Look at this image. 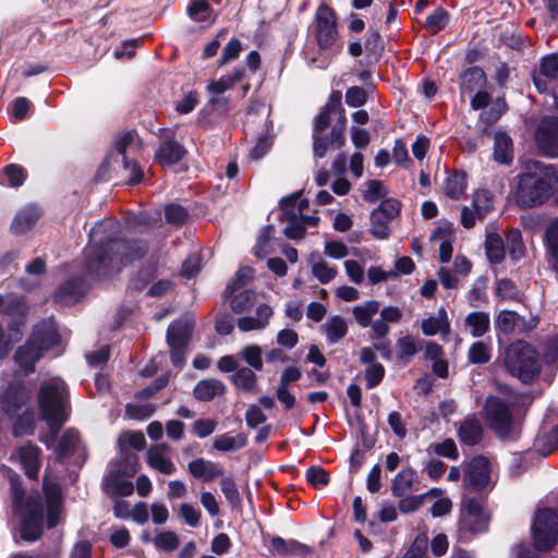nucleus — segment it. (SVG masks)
I'll list each match as a JSON object with an SVG mask.
<instances>
[{"label": "nucleus", "instance_id": "nucleus-1", "mask_svg": "<svg viewBox=\"0 0 558 558\" xmlns=\"http://www.w3.org/2000/svg\"><path fill=\"white\" fill-rule=\"evenodd\" d=\"M117 232L118 225L113 221H101L92 228L85 250L86 270L90 276L108 277L146 254L145 242H128L118 238Z\"/></svg>", "mask_w": 558, "mask_h": 558}, {"label": "nucleus", "instance_id": "nucleus-2", "mask_svg": "<svg viewBox=\"0 0 558 558\" xmlns=\"http://www.w3.org/2000/svg\"><path fill=\"white\" fill-rule=\"evenodd\" d=\"M557 186L558 173L551 165L529 159L522 162L515 198L522 207L538 206L551 197Z\"/></svg>", "mask_w": 558, "mask_h": 558}, {"label": "nucleus", "instance_id": "nucleus-3", "mask_svg": "<svg viewBox=\"0 0 558 558\" xmlns=\"http://www.w3.org/2000/svg\"><path fill=\"white\" fill-rule=\"evenodd\" d=\"M38 403L41 417L49 426L53 439L69 418V391L65 383L59 377L44 383L38 392Z\"/></svg>", "mask_w": 558, "mask_h": 558}, {"label": "nucleus", "instance_id": "nucleus-4", "mask_svg": "<svg viewBox=\"0 0 558 558\" xmlns=\"http://www.w3.org/2000/svg\"><path fill=\"white\" fill-rule=\"evenodd\" d=\"M14 512L21 518V535L26 541H36L43 533L45 507L38 493L24 499L19 475L10 480Z\"/></svg>", "mask_w": 558, "mask_h": 558}, {"label": "nucleus", "instance_id": "nucleus-5", "mask_svg": "<svg viewBox=\"0 0 558 558\" xmlns=\"http://www.w3.org/2000/svg\"><path fill=\"white\" fill-rule=\"evenodd\" d=\"M59 342L60 336L56 323L52 319L44 320L34 327L26 343L16 350L14 360L25 374H31L44 353Z\"/></svg>", "mask_w": 558, "mask_h": 558}, {"label": "nucleus", "instance_id": "nucleus-6", "mask_svg": "<svg viewBox=\"0 0 558 558\" xmlns=\"http://www.w3.org/2000/svg\"><path fill=\"white\" fill-rule=\"evenodd\" d=\"M505 365L513 377L524 384L532 383L541 372L537 352L524 341H517L508 347Z\"/></svg>", "mask_w": 558, "mask_h": 558}, {"label": "nucleus", "instance_id": "nucleus-7", "mask_svg": "<svg viewBox=\"0 0 558 558\" xmlns=\"http://www.w3.org/2000/svg\"><path fill=\"white\" fill-rule=\"evenodd\" d=\"M308 207V202L300 198V194L295 193L286 197L280 203V219L287 223L284 234L292 240H300L304 236L305 229L308 226H315L318 217L304 215V210Z\"/></svg>", "mask_w": 558, "mask_h": 558}, {"label": "nucleus", "instance_id": "nucleus-8", "mask_svg": "<svg viewBox=\"0 0 558 558\" xmlns=\"http://www.w3.org/2000/svg\"><path fill=\"white\" fill-rule=\"evenodd\" d=\"M314 34L322 50H329L331 57L341 52L343 46L338 40L336 14L327 4H320L316 11Z\"/></svg>", "mask_w": 558, "mask_h": 558}, {"label": "nucleus", "instance_id": "nucleus-9", "mask_svg": "<svg viewBox=\"0 0 558 558\" xmlns=\"http://www.w3.org/2000/svg\"><path fill=\"white\" fill-rule=\"evenodd\" d=\"M532 533L536 549H551L558 541V513L548 508L538 509L532 524Z\"/></svg>", "mask_w": 558, "mask_h": 558}, {"label": "nucleus", "instance_id": "nucleus-10", "mask_svg": "<svg viewBox=\"0 0 558 558\" xmlns=\"http://www.w3.org/2000/svg\"><path fill=\"white\" fill-rule=\"evenodd\" d=\"M193 327L194 318L190 315L179 318L168 327L167 342L171 351V362L177 367H182L185 362Z\"/></svg>", "mask_w": 558, "mask_h": 558}, {"label": "nucleus", "instance_id": "nucleus-11", "mask_svg": "<svg viewBox=\"0 0 558 558\" xmlns=\"http://www.w3.org/2000/svg\"><path fill=\"white\" fill-rule=\"evenodd\" d=\"M485 420L488 426L500 437L510 438L514 432V422L508 404L498 397L490 396L485 401Z\"/></svg>", "mask_w": 558, "mask_h": 558}, {"label": "nucleus", "instance_id": "nucleus-12", "mask_svg": "<svg viewBox=\"0 0 558 558\" xmlns=\"http://www.w3.org/2000/svg\"><path fill=\"white\" fill-rule=\"evenodd\" d=\"M558 448V414L548 411L534 440V450L547 457Z\"/></svg>", "mask_w": 558, "mask_h": 558}, {"label": "nucleus", "instance_id": "nucleus-13", "mask_svg": "<svg viewBox=\"0 0 558 558\" xmlns=\"http://www.w3.org/2000/svg\"><path fill=\"white\" fill-rule=\"evenodd\" d=\"M489 515L481 501L470 498L464 501L461 526L472 533L485 532L488 527Z\"/></svg>", "mask_w": 558, "mask_h": 558}, {"label": "nucleus", "instance_id": "nucleus-14", "mask_svg": "<svg viewBox=\"0 0 558 558\" xmlns=\"http://www.w3.org/2000/svg\"><path fill=\"white\" fill-rule=\"evenodd\" d=\"M536 144L546 156L558 157V118H545L536 131Z\"/></svg>", "mask_w": 558, "mask_h": 558}, {"label": "nucleus", "instance_id": "nucleus-15", "mask_svg": "<svg viewBox=\"0 0 558 558\" xmlns=\"http://www.w3.org/2000/svg\"><path fill=\"white\" fill-rule=\"evenodd\" d=\"M170 451V446L163 442L150 446L146 452L147 464L162 474H173L177 468L171 460Z\"/></svg>", "mask_w": 558, "mask_h": 558}, {"label": "nucleus", "instance_id": "nucleus-16", "mask_svg": "<svg viewBox=\"0 0 558 558\" xmlns=\"http://www.w3.org/2000/svg\"><path fill=\"white\" fill-rule=\"evenodd\" d=\"M489 482V462L484 457L473 458L465 474V486L470 489H482Z\"/></svg>", "mask_w": 558, "mask_h": 558}, {"label": "nucleus", "instance_id": "nucleus-17", "mask_svg": "<svg viewBox=\"0 0 558 558\" xmlns=\"http://www.w3.org/2000/svg\"><path fill=\"white\" fill-rule=\"evenodd\" d=\"M44 492L47 507V525L53 527L58 524L61 512V487L58 483L50 482L46 475Z\"/></svg>", "mask_w": 558, "mask_h": 558}, {"label": "nucleus", "instance_id": "nucleus-18", "mask_svg": "<svg viewBox=\"0 0 558 558\" xmlns=\"http://www.w3.org/2000/svg\"><path fill=\"white\" fill-rule=\"evenodd\" d=\"M87 284L82 278L65 281L56 292L54 302L62 306L77 303L86 293Z\"/></svg>", "mask_w": 558, "mask_h": 558}, {"label": "nucleus", "instance_id": "nucleus-19", "mask_svg": "<svg viewBox=\"0 0 558 558\" xmlns=\"http://www.w3.org/2000/svg\"><path fill=\"white\" fill-rule=\"evenodd\" d=\"M39 454L40 449L28 444L20 447L15 452H13L12 458L15 457L21 462L28 478L37 480L40 466Z\"/></svg>", "mask_w": 558, "mask_h": 558}, {"label": "nucleus", "instance_id": "nucleus-20", "mask_svg": "<svg viewBox=\"0 0 558 558\" xmlns=\"http://www.w3.org/2000/svg\"><path fill=\"white\" fill-rule=\"evenodd\" d=\"M187 470L194 478L202 480L206 483L213 482L223 474V469L217 462L197 458L187 464Z\"/></svg>", "mask_w": 558, "mask_h": 558}, {"label": "nucleus", "instance_id": "nucleus-21", "mask_svg": "<svg viewBox=\"0 0 558 558\" xmlns=\"http://www.w3.org/2000/svg\"><path fill=\"white\" fill-rule=\"evenodd\" d=\"M128 477L120 472L111 470L104 481L106 494L116 498L131 496L134 492V485Z\"/></svg>", "mask_w": 558, "mask_h": 558}, {"label": "nucleus", "instance_id": "nucleus-22", "mask_svg": "<svg viewBox=\"0 0 558 558\" xmlns=\"http://www.w3.org/2000/svg\"><path fill=\"white\" fill-rule=\"evenodd\" d=\"M186 154L185 148L178 142L165 140L155 151V160L161 166H172Z\"/></svg>", "mask_w": 558, "mask_h": 558}, {"label": "nucleus", "instance_id": "nucleus-23", "mask_svg": "<svg viewBox=\"0 0 558 558\" xmlns=\"http://www.w3.org/2000/svg\"><path fill=\"white\" fill-rule=\"evenodd\" d=\"M403 317V312L397 306H385L380 310V318L372 324L373 332L379 337L385 338L390 332L389 324H398Z\"/></svg>", "mask_w": 558, "mask_h": 558}, {"label": "nucleus", "instance_id": "nucleus-24", "mask_svg": "<svg viewBox=\"0 0 558 558\" xmlns=\"http://www.w3.org/2000/svg\"><path fill=\"white\" fill-rule=\"evenodd\" d=\"M271 316L272 308L267 304H260L255 311V316H244L239 318L238 327L244 332L262 330L268 325Z\"/></svg>", "mask_w": 558, "mask_h": 558}, {"label": "nucleus", "instance_id": "nucleus-25", "mask_svg": "<svg viewBox=\"0 0 558 558\" xmlns=\"http://www.w3.org/2000/svg\"><path fill=\"white\" fill-rule=\"evenodd\" d=\"M496 328L502 333L524 332L530 327L523 316L512 311H501L495 322Z\"/></svg>", "mask_w": 558, "mask_h": 558}, {"label": "nucleus", "instance_id": "nucleus-26", "mask_svg": "<svg viewBox=\"0 0 558 558\" xmlns=\"http://www.w3.org/2000/svg\"><path fill=\"white\" fill-rule=\"evenodd\" d=\"M78 433L74 429H66L56 449L57 459L62 462L74 453H78V458L81 459V462H83L84 458L82 457Z\"/></svg>", "mask_w": 558, "mask_h": 558}, {"label": "nucleus", "instance_id": "nucleus-27", "mask_svg": "<svg viewBox=\"0 0 558 558\" xmlns=\"http://www.w3.org/2000/svg\"><path fill=\"white\" fill-rule=\"evenodd\" d=\"M41 213L38 207L29 205L22 208L14 217L11 223V230L15 234H23L29 231L37 220L39 219Z\"/></svg>", "mask_w": 558, "mask_h": 558}, {"label": "nucleus", "instance_id": "nucleus-28", "mask_svg": "<svg viewBox=\"0 0 558 558\" xmlns=\"http://www.w3.org/2000/svg\"><path fill=\"white\" fill-rule=\"evenodd\" d=\"M418 483V476L416 472L411 469L401 470L396 477L392 480L391 492L396 497H403L408 493L416 489L415 485Z\"/></svg>", "mask_w": 558, "mask_h": 558}, {"label": "nucleus", "instance_id": "nucleus-29", "mask_svg": "<svg viewBox=\"0 0 558 558\" xmlns=\"http://www.w3.org/2000/svg\"><path fill=\"white\" fill-rule=\"evenodd\" d=\"M483 427L475 416H468L460 424L458 437L460 441L468 446H474L482 439Z\"/></svg>", "mask_w": 558, "mask_h": 558}, {"label": "nucleus", "instance_id": "nucleus-30", "mask_svg": "<svg viewBox=\"0 0 558 558\" xmlns=\"http://www.w3.org/2000/svg\"><path fill=\"white\" fill-rule=\"evenodd\" d=\"M486 74L478 66L466 69L460 76V87L463 93L472 94L486 86Z\"/></svg>", "mask_w": 558, "mask_h": 558}, {"label": "nucleus", "instance_id": "nucleus-31", "mask_svg": "<svg viewBox=\"0 0 558 558\" xmlns=\"http://www.w3.org/2000/svg\"><path fill=\"white\" fill-rule=\"evenodd\" d=\"M464 327L472 337H483L490 327L489 314L483 311L469 313L464 318Z\"/></svg>", "mask_w": 558, "mask_h": 558}, {"label": "nucleus", "instance_id": "nucleus-32", "mask_svg": "<svg viewBox=\"0 0 558 558\" xmlns=\"http://www.w3.org/2000/svg\"><path fill=\"white\" fill-rule=\"evenodd\" d=\"M322 331L325 335L327 342L335 344L348 333V323L343 317L333 315L330 316L322 326Z\"/></svg>", "mask_w": 558, "mask_h": 558}, {"label": "nucleus", "instance_id": "nucleus-33", "mask_svg": "<svg viewBox=\"0 0 558 558\" xmlns=\"http://www.w3.org/2000/svg\"><path fill=\"white\" fill-rule=\"evenodd\" d=\"M245 75L243 68H235L232 73L221 76L208 83L207 90L211 96H220L231 89L236 83L241 82Z\"/></svg>", "mask_w": 558, "mask_h": 558}, {"label": "nucleus", "instance_id": "nucleus-34", "mask_svg": "<svg viewBox=\"0 0 558 558\" xmlns=\"http://www.w3.org/2000/svg\"><path fill=\"white\" fill-rule=\"evenodd\" d=\"M114 147L124 160L129 158V154H135L141 150L142 141L135 131H125L117 135Z\"/></svg>", "mask_w": 558, "mask_h": 558}, {"label": "nucleus", "instance_id": "nucleus-35", "mask_svg": "<svg viewBox=\"0 0 558 558\" xmlns=\"http://www.w3.org/2000/svg\"><path fill=\"white\" fill-rule=\"evenodd\" d=\"M422 331L426 336H435L437 333L448 335L450 325L445 308H440L436 315L429 316L422 322Z\"/></svg>", "mask_w": 558, "mask_h": 558}, {"label": "nucleus", "instance_id": "nucleus-36", "mask_svg": "<svg viewBox=\"0 0 558 558\" xmlns=\"http://www.w3.org/2000/svg\"><path fill=\"white\" fill-rule=\"evenodd\" d=\"M28 398L29 395L24 387L11 386L3 396V408L10 415H16Z\"/></svg>", "mask_w": 558, "mask_h": 558}, {"label": "nucleus", "instance_id": "nucleus-37", "mask_svg": "<svg viewBox=\"0 0 558 558\" xmlns=\"http://www.w3.org/2000/svg\"><path fill=\"white\" fill-rule=\"evenodd\" d=\"M225 392V385L214 378L203 379L196 384L193 390L194 397L199 401H209Z\"/></svg>", "mask_w": 558, "mask_h": 558}, {"label": "nucleus", "instance_id": "nucleus-38", "mask_svg": "<svg viewBox=\"0 0 558 558\" xmlns=\"http://www.w3.org/2000/svg\"><path fill=\"white\" fill-rule=\"evenodd\" d=\"M494 159L504 165H509L513 159L512 140L506 133L495 134Z\"/></svg>", "mask_w": 558, "mask_h": 558}, {"label": "nucleus", "instance_id": "nucleus-39", "mask_svg": "<svg viewBox=\"0 0 558 558\" xmlns=\"http://www.w3.org/2000/svg\"><path fill=\"white\" fill-rule=\"evenodd\" d=\"M380 304L378 301L371 300L363 304L356 305L352 310V314L356 320V323L365 328L371 327L373 324V316H375L379 311Z\"/></svg>", "mask_w": 558, "mask_h": 558}, {"label": "nucleus", "instance_id": "nucleus-40", "mask_svg": "<svg viewBox=\"0 0 558 558\" xmlns=\"http://www.w3.org/2000/svg\"><path fill=\"white\" fill-rule=\"evenodd\" d=\"M310 264L313 276L323 284L330 282L337 275V269L330 267L319 254H312Z\"/></svg>", "mask_w": 558, "mask_h": 558}, {"label": "nucleus", "instance_id": "nucleus-41", "mask_svg": "<svg viewBox=\"0 0 558 558\" xmlns=\"http://www.w3.org/2000/svg\"><path fill=\"white\" fill-rule=\"evenodd\" d=\"M246 437L243 434L232 435L225 433L215 437L213 447L218 451H234L246 446Z\"/></svg>", "mask_w": 558, "mask_h": 558}, {"label": "nucleus", "instance_id": "nucleus-42", "mask_svg": "<svg viewBox=\"0 0 558 558\" xmlns=\"http://www.w3.org/2000/svg\"><path fill=\"white\" fill-rule=\"evenodd\" d=\"M186 12L189 16L198 23L213 24L215 17L211 15V8L208 0H191Z\"/></svg>", "mask_w": 558, "mask_h": 558}, {"label": "nucleus", "instance_id": "nucleus-43", "mask_svg": "<svg viewBox=\"0 0 558 558\" xmlns=\"http://www.w3.org/2000/svg\"><path fill=\"white\" fill-rule=\"evenodd\" d=\"M485 253L488 260L499 264L505 258V245L501 236L496 232L487 233L485 240Z\"/></svg>", "mask_w": 558, "mask_h": 558}, {"label": "nucleus", "instance_id": "nucleus-44", "mask_svg": "<svg viewBox=\"0 0 558 558\" xmlns=\"http://www.w3.org/2000/svg\"><path fill=\"white\" fill-rule=\"evenodd\" d=\"M472 206L477 210L478 220H483L494 207V196L488 190L482 189L473 193Z\"/></svg>", "mask_w": 558, "mask_h": 558}, {"label": "nucleus", "instance_id": "nucleus-45", "mask_svg": "<svg viewBox=\"0 0 558 558\" xmlns=\"http://www.w3.org/2000/svg\"><path fill=\"white\" fill-rule=\"evenodd\" d=\"M138 469V457L126 448H122L120 450V458L116 465V469H113L117 472H120L122 475L125 476H133L137 472Z\"/></svg>", "mask_w": 558, "mask_h": 558}, {"label": "nucleus", "instance_id": "nucleus-46", "mask_svg": "<svg viewBox=\"0 0 558 558\" xmlns=\"http://www.w3.org/2000/svg\"><path fill=\"white\" fill-rule=\"evenodd\" d=\"M253 274H254L253 268H251L248 266L241 267L236 271L234 279L228 283V286L223 292V296L226 299L232 296L238 290L243 288L245 284H247L253 279Z\"/></svg>", "mask_w": 558, "mask_h": 558}, {"label": "nucleus", "instance_id": "nucleus-47", "mask_svg": "<svg viewBox=\"0 0 558 558\" xmlns=\"http://www.w3.org/2000/svg\"><path fill=\"white\" fill-rule=\"evenodd\" d=\"M466 181L463 173L454 172L450 174L445 182V193L453 199L460 198L465 192Z\"/></svg>", "mask_w": 558, "mask_h": 558}, {"label": "nucleus", "instance_id": "nucleus-48", "mask_svg": "<svg viewBox=\"0 0 558 558\" xmlns=\"http://www.w3.org/2000/svg\"><path fill=\"white\" fill-rule=\"evenodd\" d=\"M397 359L408 362L417 353V342L412 336H404L397 340L396 343Z\"/></svg>", "mask_w": 558, "mask_h": 558}, {"label": "nucleus", "instance_id": "nucleus-49", "mask_svg": "<svg viewBox=\"0 0 558 558\" xmlns=\"http://www.w3.org/2000/svg\"><path fill=\"white\" fill-rule=\"evenodd\" d=\"M391 220L383 215H376V210L371 214V233L379 240H385L390 234L389 223Z\"/></svg>", "mask_w": 558, "mask_h": 558}, {"label": "nucleus", "instance_id": "nucleus-50", "mask_svg": "<svg viewBox=\"0 0 558 558\" xmlns=\"http://www.w3.org/2000/svg\"><path fill=\"white\" fill-rule=\"evenodd\" d=\"M154 544L157 549L171 553L174 551L179 545L180 539L177 533L172 531H165L158 533L154 538Z\"/></svg>", "mask_w": 558, "mask_h": 558}, {"label": "nucleus", "instance_id": "nucleus-51", "mask_svg": "<svg viewBox=\"0 0 558 558\" xmlns=\"http://www.w3.org/2000/svg\"><path fill=\"white\" fill-rule=\"evenodd\" d=\"M232 380L239 389L251 391L255 387L256 375L251 368L243 367L233 374Z\"/></svg>", "mask_w": 558, "mask_h": 558}, {"label": "nucleus", "instance_id": "nucleus-52", "mask_svg": "<svg viewBox=\"0 0 558 558\" xmlns=\"http://www.w3.org/2000/svg\"><path fill=\"white\" fill-rule=\"evenodd\" d=\"M468 357L473 364H485L490 360V347L484 341H476L470 347Z\"/></svg>", "mask_w": 558, "mask_h": 558}, {"label": "nucleus", "instance_id": "nucleus-53", "mask_svg": "<svg viewBox=\"0 0 558 558\" xmlns=\"http://www.w3.org/2000/svg\"><path fill=\"white\" fill-rule=\"evenodd\" d=\"M156 411V407L151 403H129L125 407L128 417L133 420L143 421L150 417Z\"/></svg>", "mask_w": 558, "mask_h": 558}, {"label": "nucleus", "instance_id": "nucleus-54", "mask_svg": "<svg viewBox=\"0 0 558 558\" xmlns=\"http://www.w3.org/2000/svg\"><path fill=\"white\" fill-rule=\"evenodd\" d=\"M179 514L191 527H197L201 523L202 512L199 508L193 504L184 502L180 505Z\"/></svg>", "mask_w": 558, "mask_h": 558}, {"label": "nucleus", "instance_id": "nucleus-55", "mask_svg": "<svg viewBox=\"0 0 558 558\" xmlns=\"http://www.w3.org/2000/svg\"><path fill=\"white\" fill-rule=\"evenodd\" d=\"M496 295L502 300H519V290L515 283L510 279H500L496 282Z\"/></svg>", "mask_w": 558, "mask_h": 558}, {"label": "nucleus", "instance_id": "nucleus-56", "mask_svg": "<svg viewBox=\"0 0 558 558\" xmlns=\"http://www.w3.org/2000/svg\"><path fill=\"white\" fill-rule=\"evenodd\" d=\"M466 299L472 307H478L481 303H484L486 301V280L477 279L468 292Z\"/></svg>", "mask_w": 558, "mask_h": 558}, {"label": "nucleus", "instance_id": "nucleus-57", "mask_svg": "<svg viewBox=\"0 0 558 558\" xmlns=\"http://www.w3.org/2000/svg\"><path fill=\"white\" fill-rule=\"evenodd\" d=\"M538 74L549 81H555L558 77V54L553 53L544 57L539 64Z\"/></svg>", "mask_w": 558, "mask_h": 558}, {"label": "nucleus", "instance_id": "nucleus-58", "mask_svg": "<svg viewBox=\"0 0 558 558\" xmlns=\"http://www.w3.org/2000/svg\"><path fill=\"white\" fill-rule=\"evenodd\" d=\"M255 294L253 291L244 290L242 292H239L231 300V310L234 313H243L253 306Z\"/></svg>", "mask_w": 558, "mask_h": 558}, {"label": "nucleus", "instance_id": "nucleus-59", "mask_svg": "<svg viewBox=\"0 0 558 558\" xmlns=\"http://www.w3.org/2000/svg\"><path fill=\"white\" fill-rule=\"evenodd\" d=\"M507 245L512 259H520L524 255V244L519 230H512L507 236Z\"/></svg>", "mask_w": 558, "mask_h": 558}, {"label": "nucleus", "instance_id": "nucleus-60", "mask_svg": "<svg viewBox=\"0 0 558 558\" xmlns=\"http://www.w3.org/2000/svg\"><path fill=\"white\" fill-rule=\"evenodd\" d=\"M221 492L225 495L227 501L235 507L241 504V497L239 494L238 486L235 484V481L228 476L223 477L220 482Z\"/></svg>", "mask_w": 558, "mask_h": 558}, {"label": "nucleus", "instance_id": "nucleus-61", "mask_svg": "<svg viewBox=\"0 0 558 558\" xmlns=\"http://www.w3.org/2000/svg\"><path fill=\"white\" fill-rule=\"evenodd\" d=\"M449 22L448 12L441 8H436L426 19V26L434 32L444 29Z\"/></svg>", "mask_w": 558, "mask_h": 558}, {"label": "nucleus", "instance_id": "nucleus-62", "mask_svg": "<svg viewBox=\"0 0 558 558\" xmlns=\"http://www.w3.org/2000/svg\"><path fill=\"white\" fill-rule=\"evenodd\" d=\"M242 359L256 371L263 368L262 350L258 345H246L241 351Z\"/></svg>", "mask_w": 558, "mask_h": 558}, {"label": "nucleus", "instance_id": "nucleus-63", "mask_svg": "<svg viewBox=\"0 0 558 558\" xmlns=\"http://www.w3.org/2000/svg\"><path fill=\"white\" fill-rule=\"evenodd\" d=\"M428 536L420 533L405 553L410 558H427Z\"/></svg>", "mask_w": 558, "mask_h": 558}, {"label": "nucleus", "instance_id": "nucleus-64", "mask_svg": "<svg viewBox=\"0 0 558 558\" xmlns=\"http://www.w3.org/2000/svg\"><path fill=\"white\" fill-rule=\"evenodd\" d=\"M547 248L553 258L558 263V220L549 225L546 230Z\"/></svg>", "mask_w": 558, "mask_h": 558}]
</instances>
